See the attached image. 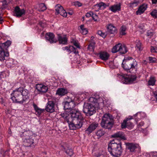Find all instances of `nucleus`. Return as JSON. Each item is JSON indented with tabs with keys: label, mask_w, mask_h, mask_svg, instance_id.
<instances>
[{
	"label": "nucleus",
	"mask_w": 157,
	"mask_h": 157,
	"mask_svg": "<svg viewBox=\"0 0 157 157\" xmlns=\"http://www.w3.org/2000/svg\"><path fill=\"white\" fill-rule=\"evenodd\" d=\"M75 104L74 101L64 103V108L67 109L61 115L68 122L70 128L75 130L81 128L83 122L84 118L80 111L74 109Z\"/></svg>",
	"instance_id": "f257e3e1"
},
{
	"label": "nucleus",
	"mask_w": 157,
	"mask_h": 157,
	"mask_svg": "<svg viewBox=\"0 0 157 157\" xmlns=\"http://www.w3.org/2000/svg\"><path fill=\"white\" fill-rule=\"evenodd\" d=\"M103 105L102 103H98V100L93 97L90 98L87 103H85L83 109L86 116H90L96 112V108H100Z\"/></svg>",
	"instance_id": "f03ea898"
},
{
	"label": "nucleus",
	"mask_w": 157,
	"mask_h": 157,
	"mask_svg": "<svg viewBox=\"0 0 157 157\" xmlns=\"http://www.w3.org/2000/svg\"><path fill=\"white\" fill-rule=\"evenodd\" d=\"M116 139L111 141L109 144L108 149L110 154L114 157H120L122 153L121 144L120 142H115Z\"/></svg>",
	"instance_id": "7ed1b4c3"
},
{
	"label": "nucleus",
	"mask_w": 157,
	"mask_h": 157,
	"mask_svg": "<svg viewBox=\"0 0 157 157\" xmlns=\"http://www.w3.org/2000/svg\"><path fill=\"white\" fill-rule=\"evenodd\" d=\"M123 68L132 73L136 72L137 63L136 60L131 57H126L122 63Z\"/></svg>",
	"instance_id": "20e7f679"
},
{
	"label": "nucleus",
	"mask_w": 157,
	"mask_h": 157,
	"mask_svg": "<svg viewBox=\"0 0 157 157\" xmlns=\"http://www.w3.org/2000/svg\"><path fill=\"white\" fill-rule=\"evenodd\" d=\"M113 124L112 117L109 113L105 114L102 117L101 123L102 127L108 129H110Z\"/></svg>",
	"instance_id": "39448f33"
},
{
	"label": "nucleus",
	"mask_w": 157,
	"mask_h": 157,
	"mask_svg": "<svg viewBox=\"0 0 157 157\" xmlns=\"http://www.w3.org/2000/svg\"><path fill=\"white\" fill-rule=\"evenodd\" d=\"M21 88H18L13 91L11 94V98L13 101L16 103H22L24 100L21 94Z\"/></svg>",
	"instance_id": "423d86ee"
},
{
	"label": "nucleus",
	"mask_w": 157,
	"mask_h": 157,
	"mask_svg": "<svg viewBox=\"0 0 157 157\" xmlns=\"http://www.w3.org/2000/svg\"><path fill=\"white\" fill-rule=\"evenodd\" d=\"M118 77L121 79L122 82L125 84H130L135 81L136 78L135 75L127 77L126 76L123 74L117 75Z\"/></svg>",
	"instance_id": "0eeeda50"
},
{
	"label": "nucleus",
	"mask_w": 157,
	"mask_h": 157,
	"mask_svg": "<svg viewBox=\"0 0 157 157\" xmlns=\"http://www.w3.org/2000/svg\"><path fill=\"white\" fill-rule=\"evenodd\" d=\"M127 52L126 47L121 43H118L114 46L112 49V52L115 53L119 52L121 54L125 53Z\"/></svg>",
	"instance_id": "6e6552de"
},
{
	"label": "nucleus",
	"mask_w": 157,
	"mask_h": 157,
	"mask_svg": "<svg viewBox=\"0 0 157 157\" xmlns=\"http://www.w3.org/2000/svg\"><path fill=\"white\" fill-rule=\"evenodd\" d=\"M23 143L25 145L28 144V141L30 140L29 142L31 143L32 142V138L33 137V133L30 131H26L23 132L22 134Z\"/></svg>",
	"instance_id": "1a4fd4ad"
},
{
	"label": "nucleus",
	"mask_w": 157,
	"mask_h": 157,
	"mask_svg": "<svg viewBox=\"0 0 157 157\" xmlns=\"http://www.w3.org/2000/svg\"><path fill=\"white\" fill-rule=\"evenodd\" d=\"M132 119V117H130V118H127L124 120L121 124V128H127L129 129L132 128L134 127V124L130 121V120Z\"/></svg>",
	"instance_id": "9d476101"
},
{
	"label": "nucleus",
	"mask_w": 157,
	"mask_h": 157,
	"mask_svg": "<svg viewBox=\"0 0 157 157\" xmlns=\"http://www.w3.org/2000/svg\"><path fill=\"white\" fill-rule=\"evenodd\" d=\"M55 9L56 11V14H59L61 16L64 17H66L67 13L66 11L63 10L62 6L60 5H57L55 6Z\"/></svg>",
	"instance_id": "9b49d317"
},
{
	"label": "nucleus",
	"mask_w": 157,
	"mask_h": 157,
	"mask_svg": "<svg viewBox=\"0 0 157 157\" xmlns=\"http://www.w3.org/2000/svg\"><path fill=\"white\" fill-rule=\"evenodd\" d=\"M45 110L48 112L52 113L55 111V104L52 101H48L45 108Z\"/></svg>",
	"instance_id": "f8f14e48"
},
{
	"label": "nucleus",
	"mask_w": 157,
	"mask_h": 157,
	"mask_svg": "<svg viewBox=\"0 0 157 157\" xmlns=\"http://www.w3.org/2000/svg\"><path fill=\"white\" fill-rule=\"evenodd\" d=\"M25 10L24 9H21L18 6H16L14 8L13 15L16 17H19L25 13Z\"/></svg>",
	"instance_id": "ddd939ff"
},
{
	"label": "nucleus",
	"mask_w": 157,
	"mask_h": 157,
	"mask_svg": "<svg viewBox=\"0 0 157 157\" xmlns=\"http://www.w3.org/2000/svg\"><path fill=\"white\" fill-rule=\"evenodd\" d=\"M54 37V35L50 33H46L45 36L46 40L51 43H55L57 42V40Z\"/></svg>",
	"instance_id": "4468645a"
},
{
	"label": "nucleus",
	"mask_w": 157,
	"mask_h": 157,
	"mask_svg": "<svg viewBox=\"0 0 157 157\" xmlns=\"http://www.w3.org/2000/svg\"><path fill=\"white\" fill-rule=\"evenodd\" d=\"M126 146L127 148L131 152L134 151L136 148L139 147L138 144L132 143H128L126 144Z\"/></svg>",
	"instance_id": "2eb2a0df"
},
{
	"label": "nucleus",
	"mask_w": 157,
	"mask_h": 157,
	"mask_svg": "<svg viewBox=\"0 0 157 157\" xmlns=\"http://www.w3.org/2000/svg\"><path fill=\"white\" fill-rule=\"evenodd\" d=\"M100 58L103 60H106L109 59V54L105 51H101L98 54Z\"/></svg>",
	"instance_id": "dca6fc26"
},
{
	"label": "nucleus",
	"mask_w": 157,
	"mask_h": 157,
	"mask_svg": "<svg viewBox=\"0 0 157 157\" xmlns=\"http://www.w3.org/2000/svg\"><path fill=\"white\" fill-rule=\"evenodd\" d=\"M36 88L39 91L43 93L46 92L48 89L47 86L43 84H37Z\"/></svg>",
	"instance_id": "f3484780"
},
{
	"label": "nucleus",
	"mask_w": 157,
	"mask_h": 157,
	"mask_svg": "<svg viewBox=\"0 0 157 157\" xmlns=\"http://www.w3.org/2000/svg\"><path fill=\"white\" fill-rule=\"evenodd\" d=\"M62 49L63 51L66 50L69 53L72 52H74L75 54H78V52L77 50V49L75 48L72 46H70L63 47Z\"/></svg>",
	"instance_id": "a211bd4d"
},
{
	"label": "nucleus",
	"mask_w": 157,
	"mask_h": 157,
	"mask_svg": "<svg viewBox=\"0 0 157 157\" xmlns=\"http://www.w3.org/2000/svg\"><path fill=\"white\" fill-rule=\"evenodd\" d=\"M9 53L7 52H5L3 49L0 46V61H3L5 59V57H7Z\"/></svg>",
	"instance_id": "6ab92c4d"
},
{
	"label": "nucleus",
	"mask_w": 157,
	"mask_h": 157,
	"mask_svg": "<svg viewBox=\"0 0 157 157\" xmlns=\"http://www.w3.org/2000/svg\"><path fill=\"white\" fill-rule=\"evenodd\" d=\"M112 137L113 138H119L121 140H125L126 139L124 133L121 132H119L114 133L112 135Z\"/></svg>",
	"instance_id": "aec40b11"
},
{
	"label": "nucleus",
	"mask_w": 157,
	"mask_h": 157,
	"mask_svg": "<svg viewBox=\"0 0 157 157\" xmlns=\"http://www.w3.org/2000/svg\"><path fill=\"white\" fill-rule=\"evenodd\" d=\"M147 8V5L145 4H143L140 6L136 11V13L137 15H140L143 13L146 10Z\"/></svg>",
	"instance_id": "412c9836"
},
{
	"label": "nucleus",
	"mask_w": 157,
	"mask_h": 157,
	"mask_svg": "<svg viewBox=\"0 0 157 157\" xmlns=\"http://www.w3.org/2000/svg\"><path fill=\"white\" fill-rule=\"evenodd\" d=\"M108 32L110 34H114L117 33L116 28L113 25L109 24L107 26Z\"/></svg>",
	"instance_id": "4be33fe9"
},
{
	"label": "nucleus",
	"mask_w": 157,
	"mask_h": 157,
	"mask_svg": "<svg viewBox=\"0 0 157 157\" xmlns=\"http://www.w3.org/2000/svg\"><path fill=\"white\" fill-rule=\"evenodd\" d=\"M98 126V124L96 123H93L90 124L86 130V133L88 134H90Z\"/></svg>",
	"instance_id": "5701e85b"
},
{
	"label": "nucleus",
	"mask_w": 157,
	"mask_h": 157,
	"mask_svg": "<svg viewBox=\"0 0 157 157\" xmlns=\"http://www.w3.org/2000/svg\"><path fill=\"white\" fill-rule=\"evenodd\" d=\"M121 9V6L120 4L114 5L110 6L109 8V10L114 13L120 11Z\"/></svg>",
	"instance_id": "b1692460"
},
{
	"label": "nucleus",
	"mask_w": 157,
	"mask_h": 157,
	"mask_svg": "<svg viewBox=\"0 0 157 157\" xmlns=\"http://www.w3.org/2000/svg\"><path fill=\"white\" fill-rule=\"evenodd\" d=\"M67 90L63 88L58 89L56 92V94L60 96H63L67 94Z\"/></svg>",
	"instance_id": "393cba45"
},
{
	"label": "nucleus",
	"mask_w": 157,
	"mask_h": 157,
	"mask_svg": "<svg viewBox=\"0 0 157 157\" xmlns=\"http://www.w3.org/2000/svg\"><path fill=\"white\" fill-rule=\"evenodd\" d=\"M58 40L60 44H66L67 41V39L66 36H61L59 35H58Z\"/></svg>",
	"instance_id": "a878e982"
},
{
	"label": "nucleus",
	"mask_w": 157,
	"mask_h": 157,
	"mask_svg": "<svg viewBox=\"0 0 157 157\" xmlns=\"http://www.w3.org/2000/svg\"><path fill=\"white\" fill-rule=\"evenodd\" d=\"M80 32L83 35L86 34L88 32V30L84 27V25H81L79 28Z\"/></svg>",
	"instance_id": "bb28decb"
},
{
	"label": "nucleus",
	"mask_w": 157,
	"mask_h": 157,
	"mask_svg": "<svg viewBox=\"0 0 157 157\" xmlns=\"http://www.w3.org/2000/svg\"><path fill=\"white\" fill-rule=\"evenodd\" d=\"M33 106L35 110L36 111V114L38 115H40L41 114V113L44 110V109H41L39 108L35 104H33Z\"/></svg>",
	"instance_id": "cd10ccee"
},
{
	"label": "nucleus",
	"mask_w": 157,
	"mask_h": 157,
	"mask_svg": "<svg viewBox=\"0 0 157 157\" xmlns=\"http://www.w3.org/2000/svg\"><path fill=\"white\" fill-rule=\"evenodd\" d=\"M156 79L153 76H151L148 82V84L149 86H153L155 85Z\"/></svg>",
	"instance_id": "c85d7f7f"
},
{
	"label": "nucleus",
	"mask_w": 157,
	"mask_h": 157,
	"mask_svg": "<svg viewBox=\"0 0 157 157\" xmlns=\"http://www.w3.org/2000/svg\"><path fill=\"white\" fill-rule=\"evenodd\" d=\"M19 88H21L22 90L21 91V94L22 96V97H23L24 99V98H27V97H26L27 96L28 94L29 91L28 90L25 89H24L23 88L20 87Z\"/></svg>",
	"instance_id": "c756f323"
},
{
	"label": "nucleus",
	"mask_w": 157,
	"mask_h": 157,
	"mask_svg": "<svg viewBox=\"0 0 157 157\" xmlns=\"http://www.w3.org/2000/svg\"><path fill=\"white\" fill-rule=\"evenodd\" d=\"M136 49L139 51L142 50L143 49V48L142 44L140 41L138 40H137L136 41Z\"/></svg>",
	"instance_id": "7c9ffc66"
},
{
	"label": "nucleus",
	"mask_w": 157,
	"mask_h": 157,
	"mask_svg": "<svg viewBox=\"0 0 157 157\" xmlns=\"http://www.w3.org/2000/svg\"><path fill=\"white\" fill-rule=\"evenodd\" d=\"M105 133V132L103 129H101L97 132L96 135L99 137H100L103 136Z\"/></svg>",
	"instance_id": "2f4dec72"
},
{
	"label": "nucleus",
	"mask_w": 157,
	"mask_h": 157,
	"mask_svg": "<svg viewBox=\"0 0 157 157\" xmlns=\"http://www.w3.org/2000/svg\"><path fill=\"white\" fill-rule=\"evenodd\" d=\"M46 7L44 3H41L39 5L38 10L39 11H43L45 10Z\"/></svg>",
	"instance_id": "473e14b6"
},
{
	"label": "nucleus",
	"mask_w": 157,
	"mask_h": 157,
	"mask_svg": "<svg viewBox=\"0 0 157 157\" xmlns=\"http://www.w3.org/2000/svg\"><path fill=\"white\" fill-rule=\"evenodd\" d=\"M92 9L96 11H98L101 9L100 3L96 4L94 6L92 7Z\"/></svg>",
	"instance_id": "72a5a7b5"
},
{
	"label": "nucleus",
	"mask_w": 157,
	"mask_h": 157,
	"mask_svg": "<svg viewBox=\"0 0 157 157\" xmlns=\"http://www.w3.org/2000/svg\"><path fill=\"white\" fill-rule=\"evenodd\" d=\"M95 43H91L88 45V49L90 51H93L94 50Z\"/></svg>",
	"instance_id": "f704fd0d"
},
{
	"label": "nucleus",
	"mask_w": 157,
	"mask_h": 157,
	"mask_svg": "<svg viewBox=\"0 0 157 157\" xmlns=\"http://www.w3.org/2000/svg\"><path fill=\"white\" fill-rule=\"evenodd\" d=\"M126 27L125 26H122L121 28V31L120 34L121 35H124L126 34L125 31Z\"/></svg>",
	"instance_id": "c9c22d12"
},
{
	"label": "nucleus",
	"mask_w": 157,
	"mask_h": 157,
	"mask_svg": "<svg viewBox=\"0 0 157 157\" xmlns=\"http://www.w3.org/2000/svg\"><path fill=\"white\" fill-rule=\"evenodd\" d=\"M11 44V42L10 40H8L6 42L2 44L0 46L2 47L5 46L7 48L9 47Z\"/></svg>",
	"instance_id": "e433bc0d"
},
{
	"label": "nucleus",
	"mask_w": 157,
	"mask_h": 157,
	"mask_svg": "<svg viewBox=\"0 0 157 157\" xmlns=\"http://www.w3.org/2000/svg\"><path fill=\"white\" fill-rule=\"evenodd\" d=\"M30 140H29L28 141V144L27 145H25V144L24 143H23L24 145L27 147H33L34 146V144H33V138H32V143H31L29 142Z\"/></svg>",
	"instance_id": "4c0bfd02"
},
{
	"label": "nucleus",
	"mask_w": 157,
	"mask_h": 157,
	"mask_svg": "<svg viewBox=\"0 0 157 157\" xmlns=\"http://www.w3.org/2000/svg\"><path fill=\"white\" fill-rule=\"evenodd\" d=\"M97 33L98 35H100V36H102L103 38L105 37L106 35V34L105 33H103L101 30L98 31Z\"/></svg>",
	"instance_id": "58836bf2"
},
{
	"label": "nucleus",
	"mask_w": 157,
	"mask_h": 157,
	"mask_svg": "<svg viewBox=\"0 0 157 157\" xmlns=\"http://www.w3.org/2000/svg\"><path fill=\"white\" fill-rule=\"evenodd\" d=\"M66 152L70 157H71L73 154V152L72 149H67L66 151Z\"/></svg>",
	"instance_id": "ea45409f"
},
{
	"label": "nucleus",
	"mask_w": 157,
	"mask_h": 157,
	"mask_svg": "<svg viewBox=\"0 0 157 157\" xmlns=\"http://www.w3.org/2000/svg\"><path fill=\"white\" fill-rule=\"evenodd\" d=\"M100 5L101 9H104L107 6H109V4H108L107 5L105 4L103 2H101L100 3Z\"/></svg>",
	"instance_id": "a19ab883"
},
{
	"label": "nucleus",
	"mask_w": 157,
	"mask_h": 157,
	"mask_svg": "<svg viewBox=\"0 0 157 157\" xmlns=\"http://www.w3.org/2000/svg\"><path fill=\"white\" fill-rule=\"evenodd\" d=\"M139 3V1H134L133 2L131 3L130 4V6L132 7H134L137 6Z\"/></svg>",
	"instance_id": "79ce46f5"
},
{
	"label": "nucleus",
	"mask_w": 157,
	"mask_h": 157,
	"mask_svg": "<svg viewBox=\"0 0 157 157\" xmlns=\"http://www.w3.org/2000/svg\"><path fill=\"white\" fill-rule=\"evenodd\" d=\"M151 15L154 18L157 17V10H155L151 12Z\"/></svg>",
	"instance_id": "37998d69"
},
{
	"label": "nucleus",
	"mask_w": 157,
	"mask_h": 157,
	"mask_svg": "<svg viewBox=\"0 0 157 157\" xmlns=\"http://www.w3.org/2000/svg\"><path fill=\"white\" fill-rule=\"evenodd\" d=\"M150 50L152 53H157V47L151 46Z\"/></svg>",
	"instance_id": "c03bdc74"
},
{
	"label": "nucleus",
	"mask_w": 157,
	"mask_h": 157,
	"mask_svg": "<svg viewBox=\"0 0 157 157\" xmlns=\"http://www.w3.org/2000/svg\"><path fill=\"white\" fill-rule=\"evenodd\" d=\"M91 17L95 21H97L98 20V16L96 14L93 13V12Z\"/></svg>",
	"instance_id": "a18cd8bd"
},
{
	"label": "nucleus",
	"mask_w": 157,
	"mask_h": 157,
	"mask_svg": "<svg viewBox=\"0 0 157 157\" xmlns=\"http://www.w3.org/2000/svg\"><path fill=\"white\" fill-rule=\"evenodd\" d=\"M149 60L150 63H153L156 62V59L155 57H149Z\"/></svg>",
	"instance_id": "49530a36"
},
{
	"label": "nucleus",
	"mask_w": 157,
	"mask_h": 157,
	"mask_svg": "<svg viewBox=\"0 0 157 157\" xmlns=\"http://www.w3.org/2000/svg\"><path fill=\"white\" fill-rule=\"evenodd\" d=\"M74 45L77 48H80V47L79 45V44L78 41L75 40H73L72 42Z\"/></svg>",
	"instance_id": "de8ad7c7"
},
{
	"label": "nucleus",
	"mask_w": 157,
	"mask_h": 157,
	"mask_svg": "<svg viewBox=\"0 0 157 157\" xmlns=\"http://www.w3.org/2000/svg\"><path fill=\"white\" fill-rule=\"evenodd\" d=\"M67 100H66L65 101L64 103H69L73 101H74L71 99V98H69L68 97H67Z\"/></svg>",
	"instance_id": "09e8293b"
},
{
	"label": "nucleus",
	"mask_w": 157,
	"mask_h": 157,
	"mask_svg": "<svg viewBox=\"0 0 157 157\" xmlns=\"http://www.w3.org/2000/svg\"><path fill=\"white\" fill-rule=\"evenodd\" d=\"M75 6H77L78 7H80L82 6V4L78 1H76L75 2Z\"/></svg>",
	"instance_id": "8fccbe9b"
},
{
	"label": "nucleus",
	"mask_w": 157,
	"mask_h": 157,
	"mask_svg": "<svg viewBox=\"0 0 157 157\" xmlns=\"http://www.w3.org/2000/svg\"><path fill=\"white\" fill-rule=\"evenodd\" d=\"M92 15V12H90L86 13V16L87 17H91Z\"/></svg>",
	"instance_id": "3c124183"
},
{
	"label": "nucleus",
	"mask_w": 157,
	"mask_h": 157,
	"mask_svg": "<svg viewBox=\"0 0 157 157\" xmlns=\"http://www.w3.org/2000/svg\"><path fill=\"white\" fill-rule=\"evenodd\" d=\"M153 32L151 31H148L147 32V35L148 36H151L153 35Z\"/></svg>",
	"instance_id": "603ef678"
},
{
	"label": "nucleus",
	"mask_w": 157,
	"mask_h": 157,
	"mask_svg": "<svg viewBox=\"0 0 157 157\" xmlns=\"http://www.w3.org/2000/svg\"><path fill=\"white\" fill-rule=\"evenodd\" d=\"M153 94L154 96L156 98V101H157V91H153Z\"/></svg>",
	"instance_id": "864d4df0"
},
{
	"label": "nucleus",
	"mask_w": 157,
	"mask_h": 157,
	"mask_svg": "<svg viewBox=\"0 0 157 157\" xmlns=\"http://www.w3.org/2000/svg\"><path fill=\"white\" fill-rule=\"evenodd\" d=\"M151 1L153 4H156L157 3V0H151Z\"/></svg>",
	"instance_id": "5fc2aeb1"
},
{
	"label": "nucleus",
	"mask_w": 157,
	"mask_h": 157,
	"mask_svg": "<svg viewBox=\"0 0 157 157\" xmlns=\"http://www.w3.org/2000/svg\"><path fill=\"white\" fill-rule=\"evenodd\" d=\"M3 21V20L2 17H0V24H2Z\"/></svg>",
	"instance_id": "6e6d98bb"
},
{
	"label": "nucleus",
	"mask_w": 157,
	"mask_h": 157,
	"mask_svg": "<svg viewBox=\"0 0 157 157\" xmlns=\"http://www.w3.org/2000/svg\"><path fill=\"white\" fill-rule=\"evenodd\" d=\"M144 124V122L143 121H141V122L139 124V125L140 126H143Z\"/></svg>",
	"instance_id": "4d7b16f0"
},
{
	"label": "nucleus",
	"mask_w": 157,
	"mask_h": 157,
	"mask_svg": "<svg viewBox=\"0 0 157 157\" xmlns=\"http://www.w3.org/2000/svg\"><path fill=\"white\" fill-rule=\"evenodd\" d=\"M151 157H157V156L155 154H153L151 155Z\"/></svg>",
	"instance_id": "13d9d810"
},
{
	"label": "nucleus",
	"mask_w": 157,
	"mask_h": 157,
	"mask_svg": "<svg viewBox=\"0 0 157 157\" xmlns=\"http://www.w3.org/2000/svg\"><path fill=\"white\" fill-rule=\"evenodd\" d=\"M98 157H105L103 155H100L98 156Z\"/></svg>",
	"instance_id": "bf43d9fd"
},
{
	"label": "nucleus",
	"mask_w": 157,
	"mask_h": 157,
	"mask_svg": "<svg viewBox=\"0 0 157 157\" xmlns=\"http://www.w3.org/2000/svg\"><path fill=\"white\" fill-rule=\"evenodd\" d=\"M143 113L142 112H138L137 113L136 115H140L141 113Z\"/></svg>",
	"instance_id": "052dcab7"
},
{
	"label": "nucleus",
	"mask_w": 157,
	"mask_h": 157,
	"mask_svg": "<svg viewBox=\"0 0 157 157\" xmlns=\"http://www.w3.org/2000/svg\"><path fill=\"white\" fill-rule=\"evenodd\" d=\"M68 13L69 14H70V15H72V12H68Z\"/></svg>",
	"instance_id": "680f3d73"
},
{
	"label": "nucleus",
	"mask_w": 157,
	"mask_h": 157,
	"mask_svg": "<svg viewBox=\"0 0 157 157\" xmlns=\"http://www.w3.org/2000/svg\"><path fill=\"white\" fill-rule=\"evenodd\" d=\"M9 134H11V131H10H10H9Z\"/></svg>",
	"instance_id": "e2e57ef3"
},
{
	"label": "nucleus",
	"mask_w": 157,
	"mask_h": 157,
	"mask_svg": "<svg viewBox=\"0 0 157 157\" xmlns=\"http://www.w3.org/2000/svg\"><path fill=\"white\" fill-rule=\"evenodd\" d=\"M84 17H82V19H83V20H84Z\"/></svg>",
	"instance_id": "0e129e2a"
}]
</instances>
